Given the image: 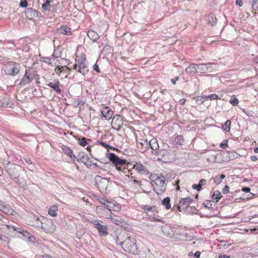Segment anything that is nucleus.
Returning a JSON list of instances; mask_svg holds the SVG:
<instances>
[{
    "label": "nucleus",
    "instance_id": "nucleus-26",
    "mask_svg": "<svg viewBox=\"0 0 258 258\" xmlns=\"http://www.w3.org/2000/svg\"><path fill=\"white\" fill-rule=\"evenodd\" d=\"M197 73H205L207 72V64L205 63H201L196 65Z\"/></svg>",
    "mask_w": 258,
    "mask_h": 258
},
{
    "label": "nucleus",
    "instance_id": "nucleus-37",
    "mask_svg": "<svg viewBox=\"0 0 258 258\" xmlns=\"http://www.w3.org/2000/svg\"><path fill=\"white\" fill-rule=\"evenodd\" d=\"M231 123V122L230 120H227L222 126L225 132H228L230 131Z\"/></svg>",
    "mask_w": 258,
    "mask_h": 258
},
{
    "label": "nucleus",
    "instance_id": "nucleus-45",
    "mask_svg": "<svg viewBox=\"0 0 258 258\" xmlns=\"http://www.w3.org/2000/svg\"><path fill=\"white\" fill-rule=\"evenodd\" d=\"M203 205H204L205 207L208 208L209 209L213 208V203L209 201H207L205 202H204Z\"/></svg>",
    "mask_w": 258,
    "mask_h": 258
},
{
    "label": "nucleus",
    "instance_id": "nucleus-61",
    "mask_svg": "<svg viewBox=\"0 0 258 258\" xmlns=\"http://www.w3.org/2000/svg\"><path fill=\"white\" fill-rule=\"evenodd\" d=\"M200 254H201V252L199 251H196L194 253V256H195L194 258H200Z\"/></svg>",
    "mask_w": 258,
    "mask_h": 258
},
{
    "label": "nucleus",
    "instance_id": "nucleus-10",
    "mask_svg": "<svg viewBox=\"0 0 258 258\" xmlns=\"http://www.w3.org/2000/svg\"><path fill=\"white\" fill-rule=\"evenodd\" d=\"M109 219L112 223L120 226L121 227L124 229L127 228V224L119 216L111 213L109 216Z\"/></svg>",
    "mask_w": 258,
    "mask_h": 258
},
{
    "label": "nucleus",
    "instance_id": "nucleus-55",
    "mask_svg": "<svg viewBox=\"0 0 258 258\" xmlns=\"http://www.w3.org/2000/svg\"><path fill=\"white\" fill-rule=\"evenodd\" d=\"M2 211L4 213H6L7 214H12V212H13L12 209H9L7 206H6V209H5V210H3Z\"/></svg>",
    "mask_w": 258,
    "mask_h": 258
},
{
    "label": "nucleus",
    "instance_id": "nucleus-19",
    "mask_svg": "<svg viewBox=\"0 0 258 258\" xmlns=\"http://www.w3.org/2000/svg\"><path fill=\"white\" fill-rule=\"evenodd\" d=\"M59 82L57 79L54 80L52 82H49L47 84L49 87L51 88L57 93H60L61 90L59 88Z\"/></svg>",
    "mask_w": 258,
    "mask_h": 258
},
{
    "label": "nucleus",
    "instance_id": "nucleus-38",
    "mask_svg": "<svg viewBox=\"0 0 258 258\" xmlns=\"http://www.w3.org/2000/svg\"><path fill=\"white\" fill-rule=\"evenodd\" d=\"M217 18L215 17V16L213 15H210L209 18L208 23L211 26H214L217 23Z\"/></svg>",
    "mask_w": 258,
    "mask_h": 258
},
{
    "label": "nucleus",
    "instance_id": "nucleus-8",
    "mask_svg": "<svg viewBox=\"0 0 258 258\" xmlns=\"http://www.w3.org/2000/svg\"><path fill=\"white\" fill-rule=\"evenodd\" d=\"M78 67V72L83 76L85 75L89 72V69L85 58H82L81 60L78 61V63L74 65L73 69L77 70Z\"/></svg>",
    "mask_w": 258,
    "mask_h": 258
},
{
    "label": "nucleus",
    "instance_id": "nucleus-14",
    "mask_svg": "<svg viewBox=\"0 0 258 258\" xmlns=\"http://www.w3.org/2000/svg\"><path fill=\"white\" fill-rule=\"evenodd\" d=\"M94 226L98 230L99 234L102 236L106 235L107 233V227L105 225L101 224L98 220H93L91 222Z\"/></svg>",
    "mask_w": 258,
    "mask_h": 258
},
{
    "label": "nucleus",
    "instance_id": "nucleus-57",
    "mask_svg": "<svg viewBox=\"0 0 258 258\" xmlns=\"http://www.w3.org/2000/svg\"><path fill=\"white\" fill-rule=\"evenodd\" d=\"M100 144L102 145V146L105 147L106 149H112V147H110L109 145L107 144L105 142H101Z\"/></svg>",
    "mask_w": 258,
    "mask_h": 258
},
{
    "label": "nucleus",
    "instance_id": "nucleus-22",
    "mask_svg": "<svg viewBox=\"0 0 258 258\" xmlns=\"http://www.w3.org/2000/svg\"><path fill=\"white\" fill-rule=\"evenodd\" d=\"M78 158V161H80L84 164H86L89 160V157L87 154L83 152H81L79 153Z\"/></svg>",
    "mask_w": 258,
    "mask_h": 258
},
{
    "label": "nucleus",
    "instance_id": "nucleus-1",
    "mask_svg": "<svg viewBox=\"0 0 258 258\" xmlns=\"http://www.w3.org/2000/svg\"><path fill=\"white\" fill-rule=\"evenodd\" d=\"M150 180L154 191L158 195L161 194L165 191V177L163 176H158L156 174L151 175Z\"/></svg>",
    "mask_w": 258,
    "mask_h": 258
},
{
    "label": "nucleus",
    "instance_id": "nucleus-7",
    "mask_svg": "<svg viewBox=\"0 0 258 258\" xmlns=\"http://www.w3.org/2000/svg\"><path fill=\"white\" fill-rule=\"evenodd\" d=\"M95 181L100 191L104 192L107 189L109 183V180L107 178L96 175L95 177Z\"/></svg>",
    "mask_w": 258,
    "mask_h": 258
},
{
    "label": "nucleus",
    "instance_id": "nucleus-64",
    "mask_svg": "<svg viewBox=\"0 0 258 258\" xmlns=\"http://www.w3.org/2000/svg\"><path fill=\"white\" fill-rule=\"evenodd\" d=\"M220 146L221 148H222L223 149H225L226 147H227L228 146V145L226 143H221Z\"/></svg>",
    "mask_w": 258,
    "mask_h": 258
},
{
    "label": "nucleus",
    "instance_id": "nucleus-9",
    "mask_svg": "<svg viewBox=\"0 0 258 258\" xmlns=\"http://www.w3.org/2000/svg\"><path fill=\"white\" fill-rule=\"evenodd\" d=\"M28 178L26 171L24 170V173H23V175L22 172H21L19 174V176L15 178L14 180L20 187L25 189L27 186V181L28 180Z\"/></svg>",
    "mask_w": 258,
    "mask_h": 258
},
{
    "label": "nucleus",
    "instance_id": "nucleus-2",
    "mask_svg": "<svg viewBox=\"0 0 258 258\" xmlns=\"http://www.w3.org/2000/svg\"><path fill=\"white\" fill-rule=\"evenodd\" d=\"M119 245L126 252L136 254L138 252V248L136 243V239L128 236L123 242H120Z\"/></svg>",
    "mask_w": 258,
    "mask_h": 258
},
{
    "label": "nucleus",
    "instance_id": "nucleus-32",
    "mask_svg": "<svg viewBox=\"0 0 258 258\" xmlns=\"http://www.w3.org/2000/svg\"><path fill=\"white\" fill-rule=\"evenodd\" d=\"M162 204L165 206L167 210L170 209L171 208L170 198L168 197L164 198L162 201Z\"/></svg>",
    "mask_w": 258,
    "mask_h": 258
},
{
    "label": "nucleus",
    "instance_id": "nucleus-34",
    "mask_svg": "<svg viewBox=\"0 0 258 258\" xmlns=\"http://www.w3.org/2000/svg\"><path fill=\"white\" fill-rule=\"evenodd\" d=\"M56 63H57V64H59L62 67H68V60L65 58H61L60 59L57 60Z\"/></svg>",
    "mask_w": 258,
    "mask_h": 258
},
{
    "label": "nucleus",
    "instance_id": "nucleus-18",
    "mask_svg": "<svg viewBox=\"0 0 258 258\" xmlns=\"http://www.w3.org/2000/svg\"><path fill=\"white\" fill-rule=\"evenodd\" d=\"M39 12L36 10H33L32 8H28L25 12L26 16L29 18V19H33L39 17Z\"/></svg>",
    "mask_w": 258,
    "mask_h": 258
},
{
    "label": "nucleus",
    "instance_id": "nucleus-30",
    "mask_svg": "<svg viewBox=\"0 0 258 258\" xmlns=\"http://www.w3.org/2000/svg\"><path fill=\"white\" fill-rule=\"evenodd\" d=\"M222 157V154L218 153L213 156L211 157V158H208V159L212 162H219L220 161V158Z\"/></svg>",
    "mask_w": 258,
    "mask_h": 258
},
{
    "label": "nucleus",
    "instance_id": "nucleus-52",
    "mask_svg": "<svg viewBox=\"0 0 258 258\" xmlns=\"http://www.w3.org/2000/svg\"><path fill=\"white\" fill-rule=\"evenodd\" d=\"M202 186L199 183L198 184H194L192 186V187L197 189L198 191H200L202 189Z\"/></svg>",
    "mask_w": 258,
    "mask_h": 258
},
{
    "label": "nucleus",
    "instance_id": "nucleus-28",
    "mask_svg": "<svg viewBox=\"0 0 258 258\" xmlns=\"http://www.w3.org/2000/svg\"><path fill=\"white\" fill-rule=\"evenodd\" d=\"M185 72L187 74H196L197 73L196 64H191L188 67L185 69Z\"/></svg>",
    "mask_w": 258,
    "mask_h": 258
},
{
    "label": "nucleus",
    "instance_id": "nucleus-56",
    "mask_svg": "<svg viewBox=\"0 0 258 258\" xmlns=\"http://www.w3.org/2000/svg\"><path fill=\"white\" fill-rule=\"evenodd\" d=\"M229 187L228 185L225 186L222 190V192L224 194H226L229 192Z\"/></svg>",
    "mask_w": 258,
    "mask_h": 258
},
{
    "label": "nucleus",
    "instance_id": "nucleus-24",
    "mask_svg": "<svg viewBox=\"0 0 258 258\" xmlns=\"http://www.w3.org/2000/svg\"><path fill=\"white\" fill-rule=\"evenodd\" d=\"M112 123L115 124H117L118 129L119 130L122 123V117L120 115H116L113 117Z\"/></svg>",
    "mask_w": 258,
    "mask_h": 258
},
{
    "label": "nucleus",
    "instance_id": "nucleus-39",
    "mask_svg": "<svg viewBox=\"0 0 258 258\" xmlns=\"http://www.w3.org/2000/svg\"><path fill=\"white\" fill-rule=\"evenodd\" d=\"M207 100L206 96H198L196 98V101L197 104H201Z\"/></svg>",
    "mask_w": 258,
    "mask_h": 258
},
{
    "label": "nucleus",
    "instance_id": "nucleus-25",
    "mask_svg": "<svg viewBox=\"0 0 258 258\" xmlns=\"http://www.w3.org/2000/svg\"><path fill=\"white\" fill-rule=\"evenodd\" d=\"M28 71H26L25 74L21 80L20 84L21 85H26L29 84L31 82V79L30 78L29 75L27 74Z\"/></svg>",
    "mask_w": 258,
    "mask_h": 258
},
{
    "label": "nucleus",
    "instance_id": "nucleus-58",
    "mask_svg": "<svg viewBox=\"0 0 258 258\" xmlns=\"http://www.w3.org/2000/svg\"><path fill=\"white\" fill-rule=\"evenodd\" d=\"M236 4L241 7L243 6V1L242 0H236Z\"/></svg>",
    "mask_w": 258,
    "mask_h": 258
},
{
    "label": "nucleus",
    "instance_id": "nucleus-3",
    "mask_svg": "<svg viewBox=\"0 0 258 258\" xmlns=\"http://www.w3.org/2000/svg\"><path fill=\"white\" fill-rule=\"evenodd\" d=\"M107 157L109 158V160L115 165L116 169L118 171H120L124 173L126 176V173H129L130 171L126 168L119 167V166H123L126 164V161L125 160L119 158L114 153H109L107 154Z\"/></svg>",
    "mask_w": 258,
    "mask_h": 258
},
{
    "label": "nucleus",
    "instance_id": "nucleus-20",
    "mask_svg": "<svg viewBox=\"0 0 258 258\" xmlns=\"http://www.w3.org/2000/svg\"><path fill=\"white\" fill-rule=\"evenodd\" d=\"M141 208L144 210L147 214L157 213V208L155 206H149L147 205H141Z\"/></svg>",
    "mask_w": 258,
    "mask_h": 258
},
{
    "label": "nucleus",
    "instance_id": "nucleus-12",
    "mask_svg": "<svg viewBox=\"0 0 258 258\" xmlns=\"http://www.w3.org/2000/svg\"><path fill=\"white\" fill-rule=\"evenodd\" d=\"M174 233L175 235L179 236V238L181 240H190L192 236L186 232V230L181 228H174Z\"/></svg>",
    "mask_w": 258,
    "mask_h": 258
},
{
    "label": "nucleus",
    "instance_id": "nucleus-23",
    "mask_svg": "<svg viewBox=\"0 0 258 258\" xmlns=\"http://www.w3.org/2000/svg\"><path fill=\"white\" fill-rule=\"evenodd\" d=\"M87 35L88 37L94 42L97 40L99 38V35L93 30H89L87 33Z\"/></svg>",
    "mask_w": 258,
    "mask_h": 258
},
{
    "label": "nucleus",
    "instance_id": "nucleus-44",
    "mask_svg": "<svg viewBox=\"0 0 258 258\" xmlns=\"http://www.w3.org/2000/svg\"><path fill=\"white\" fill-rule=\"evenodd\" d=\"M83 105H84V102L82 100H75L73 102V105L75 107H77L78 106H82Z\"/></svg>",
    "mask_w": 258,
    "mask_h": 258
},
{
    "label": "nucleus",
    "instance_id": "nucleus-53",
    "mask_svg": "<svg viewBox=\"0 0 258 258\" xmlns=\"http://www.w3.org/2000/svg\"><path fill=\"white\" fill-rule=\"evenodd\" d=\"M27 5H28V3L26 0L21 1L20 2V7H23V8H26V7H27Z\"/></svg>",
    "mask_w": 258,
    "mask_h": 258
},
{
    "label": "nucleus",
    "instance_id": "nucleus-31",
    "mask_svg": "<svg viewBox=\"0 0 258 258\" xmlns=\"http://www.w3.org/2000/svg\"><path fill=\"white\" fill-rule=\"evenodd\" d=\"M206 64L207 68V72H213L214 70H216L218 68V64L215 63H209Z\"/></svg>",
    "mask_w": 258,
    "mask_h": 258
},
{
    "label": "nucleus",
    "instance_id": "nucleus-63",
    "mask_svg": "<svg viewBox=\"0 0 258 258\" xmlns=\"http://www.w3.org/2000/svg\"><path fill=\"white\" fill-rule=\"evenodd\" d=\"M250 190V188L248 187H244L242 188V190L243 191L246 192H249Z\"/></svg>",
    "mask_w": 258,
    "mask_h": 258
},
{
    "label": "nucleus",
    "instance_id": "nucleus-11",
    "mask_svg": "<svg viewBox=\"0 0 258 258\" xmlns=\"http://www.w3.org/2000/svg\"><path fill=\"white\" fill-rule=\"evenodd\" d=\"M194 201V199L189 197L180 198L177 206V209L181 212L189 207L190 204Z\"/></svg>",
    "mask_w": 258,
    "mask_h": 258
},
{
    "label": "nucleus",
    "instance_id": "nucleus-5",
    "mask_svg": "<svg viewBox=\"0 0 258 258\" xmlns=\"http://www.w3.org/2000/svg\"><path fill=\"white\" fill-rule=\"evenodd\" d=\"M4 72L7 75L15 76L20 72V64L13 61L8 62L5 66Z\"/></svg>",
    "mask_w": 258,
    "mask_h": 258
},
{
    "label": "nucleus",
    "instance_id": "nucleus-6",
    "mask_svg": "<svg viewBox=\"0 0 258 258\" xmlns=\"http://www.w3.org/2000/svg\"><path fill=\"white\" fill-rule=\"evenodd\" d=\"M141 145L145 144L147 146H149L152 150L155 152V154L157 156H164V153L163 150L159 149V145L156 139L153 138L149 142L147 140L144 141V143H140Z\"/></svg>",
    "mask_w": 258,
    "mask_h": 258
},
{
    "label": "nucleus",
    "instance_id": "nucleus-16",
    "mask_svg": "<svg viewBox=\"0 0 258 258\" xmlns=\"http://www.w3.org/2000/svg\"><path fill=\"white\" fill-rule=\"evenodd\" d=\"M174 228L172 229L169 225H166L162 227V231L164 235L168 237H171L173 236L174 233Z\"/></svg>",
    "mask_w": 258,
    "mask_h": 258
},
{
    "label": "nucleus",
    "instance_id": "nucleus-60",
    "mask_svg": "<svg viewBox=\"0 0 258 258\" xmlns=\"http://www.w3.org/2000/svg\"><path fill=\"white\" fill-rule=\"evenodd\" d=\"M0 220L3 222L5 224H6V220H7V219L5 218L4 217V216L0 214Z\"/></svg>",
    "mask_w": 258,
    "mask_h": 258
},
{
    "label": "nucleus",
    "instance_id": "nucleus-29",
    "mask_svg": "<svg viewBox=\"0 0 258 258\" xmlns=\"http://www.w3.org/2000/svg\"><path fill=\"white\" fill-rule=\"evenodd\" d=\"M58 208L55 205L52 206L48 210V214L51 216H56Z\"/></svg>",
    "mask_w": 258,
    "mask_h": 258
},
{
    "label": "nucleus",
    "instance_id": "nucleus-51",
    "mask_svg": "<svg viewBox=\"0 0 258 258\" xmlns=\"http://www.w3.org/2000/svg\"><path fill=\"white\" fill-rule=\"evenodd\" d=\"M98 201L100 202V203L104 205L105 207L108 203V200L104 198H100L98 199Z\"/></svg>",
    "mask_w": 258,
    "mask_h": 258
},
{
    "label": "nucleus",
    "instance_id": "nucleus-54",
    "mask_svg": "<svg viewBox=\"0 0 258 258\" xmlns=\"http://www.w3.org/2000/svg\"><path fill=\"white\" fill-rule=\"evenodd\" d=\"M2 230H4V232L5 233H6L7 234H9V235H11V234H13V233L14 232V231H13V229H2Z\"/></svg>",
    "mask_w": 258,
    "mask_h": 258
},
{
    "label": "nucleus",
    "instance_id": "nucleus-27",
    "mask_svg": "<svg viewBox=\"0 0 258 258\" xmlns=\"http://www.w3.org/2000/svg\"><path fill=\"white\" fill-rule=\"evenodd\" d=\"M58 33L63 34L66 35H70L72 33L71 28L67 27H62L57 30Z\"/></svg>",
    "mask_w": 258,
    "mask_h": 258
},
{
    "label": "nucleus",
    "instance_id": "nucleus-48",
    "mask_svg": "<svg viewBox=\"0 0 258 258\" xmlns=\"http://www.w3.org/2000/svg\"><path fill=\"white\" fill-rule=\"evenodd\" d=\"M252 8L254 10L258 11V0H252Z\"/></svg>",
    "mask_w": 258,
    "mask_h": 258
},
{
    "label": "nucleus",
    "instance_id": "nucleus-43",
    "mask_svg": "<svg viewBox=\"0 0 258 258\" xmlns=\"http://www.w3.org/2000/svg\"><path fill=\"white\" fill-rule=\"evenodd\" d=\"M229 102L233 106H236L238 104V100L235 96L231 97Z\"/></svg>",
    "mask_w": 258,
    "mask_h": 258
},
{
    "label": "nucleus",
    "instance_id": "nucleus-15",
    "mask_svg": "<svg viewBox=\"0 0 258 258\" xmlns=\"http://www.w3.org/2000/svg\"><path fill=\"white\" fill-rule=\"evenodd\" d=\"M133 169H135L139 173L144 175H147L149 172L147 168L141 163H136L133 166Z\"/></svg>",
    "mask_w": 258,
    "mask_h": 258
},
{
    "label": "nucleus",
    "instance_id": "nucleus-50",
    "mask_svg": "<svg viewBox=\"0 0 258 258\" xmlns=\"http://www.w3.org/2000/svg\"><path fill=\"white\" fill-rule=\"evenodd\" d=\"M115 206V204L114 203L108 201V203L107 204L106 207L108 209L109 211H111V209L113 208V207Z\"/></svg>",
    "mask_w": 258,
    "mask_h": 258
},
{
    "label": "nucleus",
    "instance_id": "nucleus-41",
    "mask_svg": "<svg viewBox=\"0 0 258 258\" xmlns=\"http://www.w3.org/2000/svg\"><path fill=\"white\" fill-rule=\"evenodd\" d=\"M90 141V139L85 138H83L81 140L79 139V144L80 145L83 147H85L88 144L87 142Z\"/></svg>",
    "mask_w": 258,
    "mask_h": 258
},
{
    "label": "nucleus",
    "instance_id": "nucleus-42",
    "mask_svg": "<svg viewBox=\"0 0 258 258\" xmlns=\"http://www.w3.org/2000/svg\"><path fill=\"white\" fill-rule=\"evenodd\" d=\"M221 194L218 190L214 191L212 195V199L214 200H219L221 199Z\"/></svg>",
    "mask_w": 258,
    "mask_h": 258
},
{
    "label": "nucleus",
    "instance_id": "nucleus-35",
    "mask_svg": "<svg viewBox=\"0 0 258 258\" xmlns=\"http://www.w3.org/2000/svg\"><path fill=\"white\" fill-rule=\"evenodd\" d=\"M174 142L176 145H182L183 142V139L181 136H177L174 138Z\"/></svg>",
    "mask_w": 258,
    "mask_h": 258
},
{
    "label": "nucleus",
    "instance_id": "nucleus-17",
    "mask_svg": "<svg viewBox=\"0 0 258 258\" xmlns=\"http://www.w3.org/2000/svg\"><path fill=\"white\" fill-rule=\"evenodd\" d=\"M101 114L102 116L104 117L106 120H109L111 118L113 114V112L110 109L109 107H106L102 110Z\"/></svg>",
    "mask_w": 258,
    "mask_h": 258
},
{
    "label": "nucleus",
    "instance_id": "nucleus-4",
    "mask_svg": "<svg viewBox=\"0 0 258 258\" xmlns=\"http://www.w3.org/2000/svg\"><path fill=\"white\" fill-rule=\"evenodd\" d=\"M6 170L11 178L14 179L19 176L21 172L24 173V169L20 165L8 163L6 166Z\"/></svg>",
    "mask_w": 258,
    "mask_h": 258
},
{
    "label": "nucleus",
    "instance_id": "nucleus-49",
    "mask_svg": "<svg viewBox=\"0 0 258 258\" xmlns=\"http://www.w3.org/2000/svg\"><path fill=\"white\" fill-rule=\"evenodd\" d=\"M206 97L207 100L208 99H209L211 100L217 99L218 98V95L216 94H215L206 96Z\"/></svg>",
    "mask_w": 258,
    "mask_h": 258
},
{
    "label": "nucleus",
    "instance_id": "nucleus-40",
    "mask_svg": "<svg viewBox=\"0 0 258 258\" xmlns=\"http://www.w3.org/2000/svg\"><path fill=\"white\" fill-rule=\"evenodd\" d=\"M56 64V68L54 70L55 73L59 76H61V72H62V67L59 64H57V63H55Z\"/></svg>",
    "mask_w": 258,
    "mask_h": 258
},
{
    "label": "nucleus",
    "instance_id": "nucleus-36",
    "mask_svg": "<svg viewBox=\"0 0 258 258\" xmlns=\"http://www.w3.org/2000/svg\"><path fill=\"white\" fill-rule=\"evenodd\" d=\"M225 178V176L223 174L218 175L214 178V182L217 184H219L222 180Z\"/></svg>",
    "mask_w": 258,
    "mask_h": 258
},
{
    "label": "nucleus",
    "instance_id": "nucleus-62",
    "mask_svg": "<svg viewBox=\"0 0 258 258\" xmlns=\"http://www.w3.org/2000/svg\"><path fill=\"white\" fill-rule=\"evenodd\" d=\"M94 70H95L97 73H100V70H99V67H98V66L96 63L94 64Z\"/></svg>",
    "mask_w": 258,
    "mask_h": 258
},
{
    "label": "nucleus",
    "instance_id": "nucleus-59",
    "mask_svg": "<svg viewBox=\"0 0 258 258\" xmlns=\"http://www.w3.org/2000/svg\"><path fill=\"white\" fill-rule=\"evenodd\" d=\"M206 183V180L204 179H202L199 181V184L202 186L203 185H205Z\"/></svg>",
    "mask_w": 258,
    "mask_h": 258
},
{
    "label": "nucleus",
    "instance_id": "nucleus-47",
    "mask_svg": "<svg viewBox=\"0 0 258 258\" xmlns=\"http://www.w3.org/2000/svg\"><path fill=\"white\" fill-rule=\"evenodd\" d=\"M50 7V4L48 3V2H46L45 3H44L42 6V9L44 11H49Z\"/></svg>",
    "mask_w": 258,
    "mask_h": 258
},
{
    "label": "nucleus",
    "instance_id": "nucleus-33",
    "mask_svg": "<svg viewBox=\"0 0 258 258\" xmlns=\"http://www.w3.org/2000/svg\"><path fill=\"white\" fill-rule=\"evenodd\" d=\"M71 69L69 67H63L62 69V72L61 74V77L67 78V76L70 74Z\"/></svg>",
    "mask_w": 258,
    "mask_h": 258
},
{
    "label": "nucleus",
    "instance_id": "nucleus-46",
    "mask_svg": "<svg viewBox=\"0 0 258 258\" xmlns=\"http://www.w3.org/2000/svg\"><path fill=\"white\" fill-rule=\"evenodd\" d=\"M41 61H42L45 63H47L48 64L51 63V58L49 57H41Z\"/></svg>",
    "mask_w": 258,
    "mask_h": 258
},
{
    "label": "nucleus",
    "instance_id": "nucleus-21",
    "mask_svg": "<svg viewBox=\"0 0 258 258\" xmlns=\"http://www.w3.org/2000/svg\"><path fill=\"white\" fill-rule=\"evenodd\" d=\"M61 149L63 152L71 158H76V157L73 154V150L66 146H61Z\"/></svg>",
    "mask_w": 258,
    "mask_h": 258
},
{
    "label": "nucleus",
    "instance_id": "nucleus-13",
    "mask_svg": "<svg viewBox=\"0 0 258 258\" xmlns=\"http://www.w3.org/2000/svg\"><path fill=\"white\" fill-rule=\"evenodd\" d=\"M1 224L2 226V227H1V229H13V231H17L18 233L22 234L24 237H28L29 235V233L27 231H25L21 227H16L14 226L0 223V225Z\"/></svg>",
    "mask_w": 258,
    "mask_h": 258
}]
</instances>
